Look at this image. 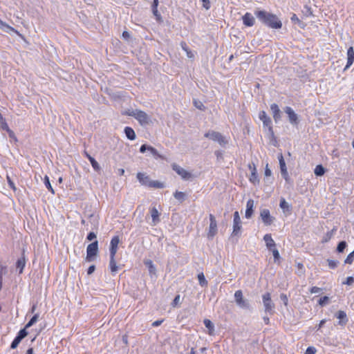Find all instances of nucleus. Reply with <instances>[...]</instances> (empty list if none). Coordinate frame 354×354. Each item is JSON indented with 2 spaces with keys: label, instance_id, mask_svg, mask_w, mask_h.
Returning <instances> with one entry per match:
<instances>
[{
  "label": "nucleus",
  "instance_id": "bf43d9fd",
  "mask_svg": "<svg viewBox=\"0 0 354 354\" xmlns=\"http://www.w3.org/2000/svg\"><path fill=\"white\" fill-rule=\"evenodd\" d=\"M149 145H147L146 144H143L140 147V152L142 153H145L147 151H148Z\"/></svg>",
  "mask_w": 354,
  "mask_h": 354
},
{
  "label": "nucleus",
  "instance_id": "423d86ee",
  "mask_svg": "<svg viewBox=\"0 0 354 354\" xmlns=\"http://www.w3.org/2000/svg\"><path fill=\"white\" fill-rule=\"evenodd\" d=\"M263 304L264 306V310L266 313L273 315L274 313V304L271 299L270 292H266L262 295Z\"/></svg>",
  "mask_w": 354,
  "mask_h": 354
},
{
  "label": "nucleus",
  "instance_id": "473e14b6",
  "mask_svg": "<svg viewBox=\"0 0 354 354\" xmlns=\"http://www.w3.org/2000/svg\"><path fill=\"white\" fill-rule=\"evenodd\" d=\"M205 326L209 330V334L212 335L213 331L214 330V324L207 319H205L203 321Z\"/></svg>",
  "mask_w": 354,
  "mask_h": 354
},
{
  "label": "nucleus",
  "instance_id": "f257e3e1",
  "mask_svg": "<svg viewBox=\"0 0 354 354\" xmlns=\"http://www.w3.org/2000/svg\"><path fill=\"white\" fill-rule=\"evenodd\" d=\"M254 15L259 21L270 28L280 29L282 27V22L274 14L266 10H256Z\"/></svg>",
  "mask_w": 354,
  "mask_h": 354
},
{
  "label": "nucleus",
  "instance_id": "4d7b16f0",
  "mask_svg": "<svg viewBox=\"0 0 354 354\" xmlns=\"http://www.w3.org/2000/svg\"><path fill=\"white\" fill-rule=\"evenodd\" d=\"M322 291V289L321 288H318L317 286H313L310 288V292L312 294L314 293H319Z\"/></svg>",
  "mask_w": 354,
  "mask_h": 354
},
{
  "label": "nucleus",
  "instance_id": "a878e982",
  "mask_svg": "<svg viewBox=\"0 0 354 354\" xmlns=\"http://www.w3.org/2000/svg\"><path fill=\"white\" fill-rule=\"evenodd\" d=\"M85 156L90 161L93 169L96 171H98L100 169V165L98 164V162L95 160V159L86 151H85Z\"/></svg>",
  "mask_w": 354,
  "mask_h": 354
},
{
  "label": "nucleus",
  "instance_id": "49530a36",
  "mask_svg": "<svg viewBox=\"0 0 354 354\" xmlns=\"http://www.w3.org/2000/svg\"><path fill=\"white\" fill-rule=\"evenodd\" d=\"M270 250L272 252L273 257L274 258V261H276L277 260H278L280 258L279 252L275 247L272 248V250Z\"/></svg>",
  "mask_w": 354,
  "mask_h": 354
},
{
  "label": "nucleus",
  "instance_id": "dca6fc26",
  "mask_svg": "<svg viewBox=\"0 0 354 354\" xmlns=\"http://www.w3.org/2000/svg\"><path fill=\"white\" fill-rule=\"evenodd\" d=\"M270 110L274 122L277 123L281 118V111L279 109V106L277 104L273 103L270 105Z\"/></svg>",
  "mask_w": 354,
  "mask_h": 354
},
{
  "label": "nucleus",
  "instance_id": "6ab92c4d",
  "mask_svg": "<svg viewBox=\"0 0 354 354\" xmlns=\"http://www.w3.org/2000/svg\"><path fill=\"white\" fill-rule=\"evenodd\" d=\"M120 243L119 236H113L110 243V248L109 252L110 254H115L118 250V245Z\"/></svg>",
  "mask_w": 354,
  "mask_h": 354
},
{
  "label": "nucleus",
  "instance_id": "9d476101",
  "mask_svg": "<svg viewBox=\"0 0 354 354\" xmlns=\"http://www.w3.org/2000/svg\"><path fill=\"white\" fill-rule=\"evenodd\" d=\"M28 333L26 328L21 329L10 344V348L15 349L20 344L21 340L28 335Z\"/></svg>",
  "mask_w": 354,
  "mask_h": 354
},
{
  "label": "nucleus",
  "instance_id": "f8f14e48",
  "mask_svg": "<svg viewBox=\"0 0 354 354\" xmlns=\"http://www.w3.org/2000/svg\"><path fill=\"white\" fill-rule=\"evenodd\" d=\"M209 232L207 234V237L209 239H212L214 236L217 233V223L214 216L212 214L209 215Z\"/></svg>",
  "mask_w": 354,
  "mask_h": 354
},
{
  "label": "nucleus",
  "instance_id": "2f4dec72",
  "mask_svg": "<svg viewBox=\"0 0 354 354\" xmlns=\"http://www.w3.org/2000/svg\"><path fill=\"white\" fill-rule=\"evenodd\" d=\"M279 207L283 209V212L290 211V205L283 198H281L280 200Z\"/></svg>",
  "mask_w": 354,
  "mask_h": 354
},
{
  "label": "nucleus",
  "instance_id": "c03bdc74",
  "mask_svg": "<svg viewBox=\"0 0 354 354\" xmlns=\"http://www.w3.org/2000/svg\"><path fill=\"white\" fill-rule=\"evenodd\" d=\"M194 106L199 110L203 111L205 109V106L201 101H197V100H194Z\"/></svg>",
  "mask_w": 354,
  "mask_h": 354
},
{
  "label": "nucleus",
  "instance_id": "79ce46f5",
  "mask_svg": "<svg viewBox=\"0 0 354 354\" xmlns=\"http://www.w3.org/2000/svg\"><path fill=\"white\" fill-rule=\"evenodd\" d=\"M328 301H329V297L328 296H324L319 299L318 304L320 306H324L328 304Z\"/></svg>",
  "mask_w": 354,
  "mask_h": 354
},
{
  "label": "nucleus",
  "instance_id": "09e8293b",
  "mask_svg": "<svg viewBox=\"0 0 354 354\" xmlns=\"http://www.w3.org/2000/svg\"><path fill=\"white\" fill-rule=\"evenodd\" d=\"M280 299H281V301L283 303V304L286 306H288V297H287V295L286 294L281 293L280 295Z\"/></svg>",
  "mask_w": 354,
  "mask_h": 354
},
{
  "label": "nucleus",
  "instance_id": "0e129e2a",
  "mask_svg": "<svg viewBox=\"0 0 354 354\" xmlns=\"http://www.w3.org/2000/svg\"><path fill=\"white\" fill-rule=\"evenodd\" d=\"M152 12L154 15V16L156 17L157 19H159L161 17L160 14L158 10V8L152 9Z\"/></svg>",
  "mask_w": 354,
  "mask_h": 354
},
{
  "label": "nucleus",
  "instance_id": "a18cd8bd",
  "mask_svg": "<svg viewBox=\"0 0 354 354\" xmlns=\"http://www.w3.org/2000/svg\"><path fill=\"white\" fill-rule=\"evenodd\" d=\"M148 151L150 152V153L154 156V157H160V155L158 153V151H157L156 149H155L154 147H151V146H149V149H148Z\"/></svg>",
  "mask_w": 354,
  "mask_h": 354
},
{
  "label": "nucleus",
  "instance_id": "864d4df0",
  "mask_svg": "<svg viewBox=\"0 0 354 354\" xmlns=\"http://www.w3.org/2000/svg\"><path fill=\"white\" fill-rule=\"evenodd\" d=\"M96 239V234L93 232H91L87 234L86 239L91 241Z\"/></svg>",
  "mask_w": 354,
  "mask_h": 354
},
{
  "label": "nucleus",
  "instance_id": "5fc2aeb1",
  "mask_svg": "<svg viewBox=\"0 0 354 354\" xmlns=\"http://www.w3.org/2000/svg\"><path fill=\"white\" fill-rule=\"evenodd\" d=\"M180 295H177L174 297V300H173V301H172V303H171L172 306H173V307L176 306L179 304V302H180Z\"/></svg>",
  "mask_w": 354,
  "mask_h": 354
},
{
  "label": "nucleus",
  "instance_id": "0eeeda50",
  "mask_svg": "<svg viewBox=\"0 0 354 354\" xmlns=\"http://www.w3.org/2000/svg\"><path fill=\"white\" fill-rule=\"evenodd\" d=\"M234 299L236 305L243 309H250V304L248 299H245L243 297V292L241 290H238L234 293Z\"/></svg>",
  "mask_w": 354,
  "mask_h": 354
},
{
  "label": "nucleus",
  "instance_id": "338daca9",
  "mask_svg": "<svg viewBox=\"0 0 354 354\" xmlns=\"http://www.w3.org/2000/svg\"><path fill=\"white\" fill-rule=\"evenodd\" d=\"M158 3H159L158 0H153V3H152V5H151V8H152V9H156V8H158Z\"/></svg>",
  "mask_w": 354,
  "mask_h": 354
},
{
  "label": "nucleus",
  "instance_id": "7c9ffc66",
  "mask_svg": "<svg viewBox=\"0 0 354 354\" xmlns=\"http://www.w3.org/2000/svg\"><path fill=\"white\" fill-rule=\"evenodd\" d=\"M326 172L325 168L322 165H318L315 167L314 174L317 176H322Z\"/></svg>",
  "mask_w": 354,
  "mask_h": 354
},
{
  "label": "nucleus",
  "instance_id": "a19ab883",
  "mask_svg": "<svg viewBox=\"0 0 354 354\" xmlns=\"http://www.w3.org/2000/svg\"><path fill=\"white\" fill-rule=\"evenodd\" d=\"M354 260V250L351 252L344 261V263L346 264H351Z\"/></svg>",
  "mask_w": 354,
  "mask_h": 354
},
{
  "label": "nucleus",
  "instance_id": "58836bf2",
  "mask_svg": "<svg viewBox=\"0 0 354 354\" xmlns=\"http://www.w3.org/2000/svg\"><path fill=\"white\" fill-rule=\"evenodd\" d=\"M347 246V243L345 241H340L337 246V251L339 253H342Z\"/></svg>",
  "mask_w": 354,
  "mask_h": 354
},
{
  "label": "nucleus",
  "instance_id": "e433bc0d",
  "mask_svg": "<svg viewBox=\"0 0 354 354\" xmlns=\"http://www.w3.org/2000/svg\"><path fill=\"white\" fill-rule=\"evenodd\" d=\"M0 128L4 131L9 130V127L6 121V119L3 117V115H1V113H0Z\"/></svg>",
  "mask_w": 354,
  "mask_h": 354
},
{
  "label": "nucleus",
  "instance_id": "b1692460",
  "mask_svg": "<svg viewBox=\"0 0 354 354\" xmlns=\"http://www.w3.org/2000/svg\"><path fill=\"white\" fill-rule=\"evenodd\" d=\"M115 254H110L109 268L113 274L117 272L118 267L115 261Z\"/></svg>",
  "mask_w": 354,
  "mask_h": 354
},
{
  "label": "nucleus",
  "instance_id": "1a4fd4ad",
  "mask_svg": "<svg viewBox=\"0 0 354 354\" xmlns=\"http://www.w3.org/2000/svg\"><path fill=\"white\" fill-rule=\"evenodd\" d=\"M241 227V220L239 212L236 211L234 213L233 231L232 236H238L240 234Z\"/></svg>",
  "mask_w": 354,
  "mask_h": 354
},
{
  "label": "nucleus",
  "instance_id": "680f3d73",
  "mask_svg": "<svg viewBox=\"0 0 354 354\" xmlns=\"http://www.w3.org/2000/svg\"><path fill=\"white\" fill-rule=\"evenodd\" d=\"M95 270V265H91L88 267V270H87V274L88 275H91L92 274Z\"/></svg>",
  "mask_w": 354,
  "mask_h": 354
},
{
  "label": "nucleus",
  "instance_id": "052dcab7",
  "mask_svg": "<svg viewBox=\"0 0 354 354\" xmlns=\"http://www.w3.org/2000/svg\"><path fill=\"white\" fill-rule=\"evenodd\" d=\"M214 154L216 156L217 160L223 158V153L222 151H220V150L215 151Z\"/></svg>",
  "mask_w": 354,
  "mask_h": 354
},
{
  "label": "nucleus",
  "instance_id": "aec40b11",
  "mask_svg": "<svg viewBox=\"0 0 354 354\" xmlns=\"http://www.w3.org/2000/svg\"><path fill=\"white\" fill-rule=\"evenodd\" d=\"M243 23L245 26L251 27L254 24L255 19L252 15L250 12H246L242 17Z\"/></svg>",
  "mask_w": 354,
  "mask_h": 354
},
{
  "label": "nucleus",
  "instance_id": "ea45409f",
  "mask_svg": "<svg viewBox=\"0 0 354 354\" xmlns=\"http://www.w3.org/2000/svg\"><path fill=\"white\" fill-rule=\"evenodd\" d=\"M151 188H158L161 189L165 187V185L163 183L157 181V180H152L151 184L150 185Z\"/></svg>",
  "mask_w": 354,
  "mask_h": 354
},
{
  "label": "nucleus",
  "instance_id": "e2e57ef3",
  "mask_svg": "<svg viewBox=\"0 0 354 354\" xmlns=\"http://www.w3.org/2000/svg\"><path fill=\"white\" fill-rule=\"evenodd\" d=\"M163 319H158L152 323V326L157 327L161 325V324L163 322Z\"/></svg>",
  "mask_w": 354,
  "mask_h": 354
},
{
  "label": "nucleus",
  "instance_id": "2eb2a0df",
  "mask_svg": "<svg viewBox=\"0 0 354 354\" xmlns=\"http://www.w3.org/2000/svg\"><path fill=\"white\" fill-rule=\"evenodd\" d=\"M137 178L142 185L150 187L152 180L149 176H147L144 173L138 172L137 174Z\"/></svg>",
  "mask_w": 354,
  "mask_h": 354
},
{
  "label": "nucleus",
  "instance_id": "6e6d98bb",
  "mask_svg": "<svg viewBox=\"0 0 354 354\" xmlns=\"http://www.w3.org/2000/svg\"><path fill=\"white\" fill-rule=\"evenodd\" d=\"M316 353V348L313 346H309L306 350V352L304 354H315Z\"/></svg>",
  "mask_w": 354,
  "mask_h": 354
},
{
  "label": "nucleus",
  "instance_id": "37998d69",
  "mask_svg": "<svg viewBox=\"0 0 354 354\" xmlns=\"http://www.w3.org/2000/svg\"><path fill=\"white\" fill-rule=\"evenodd\" d=\"M327 261L328 263L329 268L331 269L335 268L339 264V261L336 260L328 259Z\"/></svg>",
  "mask_w": 354,
  "mask_h": 354
},
{
  "label": "nucleus",
  "instance_id": "4be33fe9",
  "mask_svg": "<svg viewBox=\"0 0 354 354\" xmlns=\"http://www.w3.org/2000/svg\"><path fill=\"white\" fill-rule=\"evenodd\" d=\"M263 240L266 242V247L268 248V250H272V248H274L276 246V244L274 240L272 239L270 234H266L263 236Z\"/></svg>",
  "mask_w": 354,
  "mask_h": 354
},
{
  "label": "nucleus",
  "instance_id": "6e6552de",
  "mask_svg": "<svg viewBox=\"0 0 354 354\" xmlns=\"http://www.w3.org/2000/svg\"><path fill=\"white\" fill-rule=\"evenodd\" d=\"M284 112L288 115L289 122L294 127H297L300 120L299 115L290 106L284 108Z\"/></svg>",
  "mask_w": 354,
  "mask_h": 354
},
{
  "label": "nucleus",
  "instance_id": "72a5a7b5",
  "mask_svg": "<svg viewBox=\"0 0 354 354\" xmlns=\"http://www.w3.org/2000/svg\"><path fill=\"white\" fill-rule=\"evenodd\" d=\"M39 319V314H35L31 319L28 321V322L26 324L25 327L24 328H26V330L30 327H31L32 325H34Z\"/></svg>",
  "mask_w": 354,
  "mask_h": 354
},
{
  "label": "nucleus",
  "instance_id": "393cba45",
  "mask_svg": "<svg viewBox=\"0 0 354 354\" xmlns=\"http://www.w3.org/2000/svg\"><path fill=\"white\" fill-rule=\"evenodd\" d=\"M124 132L129 140H134L136 139V133L131 127H126L124 129Z\"/></svg>",
  "mask_w": 354,
  "mask_h": 354
},
{
  "label": "nucleus",
  "instance_id": "3c124183",
  "mask_svg": "<svg viewBox=\"0 0 354 354\" xmlns=\"http://www.w3.org/2000/svg\"><path fill=\"white\" fill-rule=\"evenodd\" d=\"M354 283V277L352 276L348 277L346 279V281L343 282L344 284H346L348 286H351Z\"/></svg>",
  "mask_w": 354,
  "mask_h": 354
},
{
  "label": "nucleus",
  "instance_id": "de8ad7c7",
  "mask_svg": "<svg viewBox=\"0 0 354 354\" xmlns=\"http://www.w3.org/2000/svg\"><path fill=\"white\" fill-rule=\"evenodd\" d=\"M333 236V232H328L325 236L323 237V239L322 241V243H326L328 242Z\"/></svg>",
  "mask_w": 354,
  "mask_h": 354
},
{
  "label": "nucleus",
  "instance_id": "c85d7f7f",
  "mask_svg": "<svg viewBox=\"0 0 354 354\" xmlns=\"http://www.w3.org/2000/svg\"><path fill=\"white\" fill-rule=\"evenodd\" d=\"M278 159H279V162L281 173H283L284 174H286V171H287V167L286 165L284 158L281 153L278 156Z\"/></svg>",
  "mask_w": 354,
  "mask_h": 354
},
{
  "label": "nucleus",
  "instance_id": "f03ea898",
  "mask_svg": "<svg viewBox=\"0 0 354 354\" xmlns=\"http://www.w3.org/2000/svg\"><path fill=\"white\" fill-rule=\"evenodd\" d=\"M126 113L136 119L142 126L148 125L151 122L150 116L143 111L132 109L129 110Z\"/></svg>",
  "mask_w": 354,
  "mask_h": 354
},
{
  "label": "nucleus",
  "instance_id": "7ed1b4c3",
  "mask_svg": "<svg viewBox=\"0 0 354 354\" xmlns=\"http://www.w3.org/2000/svg\"><path fill=\"white\" fill-rule=\"evenodd\" d=\"M259 118L263 122V128H267L268 135L270 138L275 140L274 133L272 128V122L271 118L267 115L266 111H261L259 112Z\"/></svg>",
  "mask_w": 354,
  "mask_h": 354
},
{
  "label": "nucleus",
  "instance_id": "c756f323",
  "mask_svg": "<svg viewBox=\"0 0 354 354\" xmlns=\"http://www.w3.org/2000/svg\"><path fill=\"white\" fill-rule=\"evenodd\" d=\"M174 197L181 203L186 199V194L183 192L176 191L174 194Z\"/></svg>",
  "mask_w": 354,
  "mask_h": 354
},
{
  "label": "nucleus",
  "instance_id": "603ef678",
  "mask_svg": "<svg viewBox=\"0 0 354 354\" xmlns=\"http://www.w3.org/2000/svg\"><path fill=\"white\" fill-rule=\"evenodd\" d=\"M203 2V7L206 9L209 10L211 7L210 0H201Z\"/></svg>",
  "mask_w": 354,
  "mask_h": 354
},
{
  "label": "nucleus",
  "instance_id": "f704fd0d",
  "mask_svg": "<svg viewBox=\"0 0 354 354\" xmlns=\"http://www.w3.org/2000/svg\"><path fill=\"white\" fill-rule=\"evenodd\" d=\"M271 175H272V171L269 169L268 165H266V167L265 168V177L266 178L264 179L266 183H272V180L270 179Z\"/></svg>",
  "mask_w": 354,
  "mask_h": 354
},
{
  "label": "nucleus",
  "instance_id": "4468645a",
  "mask_svg": "<svg viewBox=\"0 0 354 354\" xmlns=\"http://www.w3.org/2000/svg\"><path fill=\"white\" fill-rule=\"evenodd\" d=\"M249 169L251 170V175L249 178V180L254 185L259 183V178L257 174V170L254 163L249 164Z\"/></svg>",
  "mask_w": 354,
  "mask_h": 354
},
{
  "label": "nucleus",
  "instance_id": "69168bd1",
  "mask_svg": "<svg viewBox=\"0 0 354 354\" xmlns=\"http://www.w3.org/2000/svg\"><path fill=\"white\" fill-rule=\"evenodd\" d=\"M122 37H123L124 39H126V40L129 39V37H130V34H129V32H127V31H124V32H122Z\"/></svg>",
  "mask_w": 354,
  "mask_h": 354
},
{
  "label": "nucleus",
  "instance_id": "cd10ccee",
  "mask_svg": "<svg viewBox=\"0 0 354 354\" xmlns=\"http://www.w3.org/2000/svg\"><path fill=\"white\" fill-rule=\"evenodd\" d=\"M151 216L152 218V221L154 225H156L160 221L159 212L158 209L154 207L151 209Z\"/></svg>",
  "mask_w": 354,
  "mask_h": 354
},
{
  "label": "nucleus",
  "instance_id": "bb28decb",
  "mask_svg": "<svg viewBox=\"0 0 354 354\" xmlns=\"http://www.w3.org/2000/svg\"><path fill=\"white\" fill-rule=\"evenodd\" d=\"M26 266V259L23 255L21 258L18 259L16 262V267L19 269V274H21L23 272L24 268Z\"/></svg>",
  "mask_w": 354,
  "mask_h": 354
},
{
  "label": "nucleus",
  "instance_id": "20e7f679",
  "mask_svg": "<svg viewBox=\"0 0 354 354\" xmlns=\"http://www.w3.org/2000/svg\"><path fill=\"white\" fill-rule=\"evenodd\" d=\"M204 136L214 142H217L223 147H225L229 143V140L218 131H209L205 133Z\"/></svg>",
  "mask_w": 354,
  "mask_h": 354
},
{
  "label": "nucleus",
  "instance_id": "39448f33",
  "mask_svg": "<svg viewBox=\"0 0 354 354\" xmlns=\"http://www.w3.org/2000/svg\"><path fill=\"white\" fill-rule=\"evenodd\" d=\"M98 241L95 240L91 243L88 244L86 248V257L85 258L86 262H92L95 261L98 254Z\"/></svg>",
  "mask_w": 354,
  "mask_h": 354
},
{
  "label": "nucleus",
  "instance_id": "4c0bfd02",
  "mask_svg": "<svg viewBox=\"0 0 354 354\" xmlns=\"http://www.w3.org/2000/svg\"><path fill=\"white\" fill-rule=\"evenodd\" d=\"M198 279L199 284L202 286H206L207 285V281L206 280L204 274L203 272L198 274Z\"/></svg>",
  "mask_w": 354,
  "mask_h": 354
},
{
  "label": "nucleus",
  "instance_id": "a211bd4d",
  "mask_svg": "<svg viewBox=\"0 0 354 354\" xmlns=\"http://www.w3.org/2000/svg\"><path fill=\"white\" fill-rule=\"evenodd\" d=\"M354 62V48L351 46L347 50V63L344 68V71L348 69Z\"/></svg>",
  "mask_w": 354,
  "mask_h": 354
},
{
  "label": "nucleus",
  "instance_id": "13d9d810",
  "mask_svg": "<svg viewBox=\"0 0 354 354\" xmlns=\"http://www.w3.org/2000/svg\"><path fill=\"white\" fill-rule=\"evenodd\" d=\"M290 19H291L292 22H293L295 24H300L301 23V21L299 20V19L295 14H292V17H290Z\"/></svg>",
  "mask_w": 354,
  "mask_h": 354
},
{
  "label": "nucleus",
  "instance_id": "9b49d317",
  "mask_svg": "<svg viewBox=\"0 0 354 354\" xmlns=\"http://www.w3.org/2000/svg\"><path fill=\"white\" fill-rule=\"evenodd\" d=\"M260 217L265 225H270L275 219L274 217L270 215V210L268 209L261 210Z\"/></svg>",
  "mask_w": 354,
  "mask_h": 354
},
{
  "label": "nucleus",
  "instance_id": "ddd939ff",
  "mask_svg": "<svg viewBox=\"0 0 354 354\" xmlns=\"http://www.w3.org/2000/svg\"><path fill=\"white\" fill-rule=\"evenodd\" d=\"M172 169L175 171L183 180H189L192 177V174L185 169L182 168L176 164L172 165Z\"/></svg>",
  "mask_w": 354,
  "mask_h": 354
},
{
  "label": "nucleus",
  "instance_id": "774afa93",
  "mask_svg": "<svg viewBox=\"0 0 354 354\" xmlns=\"http://www.w3.org/2000/svg\"><path fill=\"white\" fill-rule=\"evenodd\" d=\"M281 174L282 177L285 179V180L286 182H288L290 180V178H289L288 171H286V174H284L283 173H281Z\"/></svg>",
  "mask_w": 354,
  "mask_h": 354
},
{
  "label": "nucleus",
  "instance_id": "f3484780",
  "mask_svg": "<svg viewBox=\"0 0 354 354\" xmlns=\"http://www.w3.org/2000/svg\"><path fill=\"white\" fill-rule=\"evenodd\" d=\"M335 316L339 319L338 325L341 326H344L348 322L346 313L344 310H338Z\"/></svg>",
  "mask_w": 354,
  "mask_h": 354
},
{
  "label": "nucleus",
  "instance_id": "c9c22d12",
  "mask_svg": "<svg viewBox=\"0 0 354 354\" xmlns=\"http://www.w3.org/2000/svg\"><path fill=\"white\" fill-rule=\"evenodd\" d=\"M44 183L49 192H50L52 194L55 193L54 189L50 184V179L47 176H45L44 177Z\"/></svg>",
  "mask_w": 354,
  "mask_h": 354
},
{
  "label": "nucleus",
  "instance_id": "8fccbe9b",
  "mask_svg": "<svg viewBox=\"0 0 354 354\" xmlns=\"http://www.w3.org/2000/svg\"><path fill=\"white\" fill-rule=\"evenodd\" d=\"M7 181H8V186L12 189H13L14 191L16 190V187H15V185L14 183V182L11 180L10 177L7 176Z\"/></svg>",
  "mask_w": 354,
  "mask_h": 354
},
{
  "label": "nucleus",
  "instance_id": "5701e85b",
  "mask_svg": "<svg viewBox=\"0 0 354 354\" xmlns=\"http://www.w3.org/2000/svg\"><path fill=\"white\" fill-rule=\"evenodd\" d=\"M144 264L148 268L149 272L151 275L156 274V268L151 260H150V259L144 260Z\"/></svg>",
  "mask_w": 354,
  "mask_h": 354
},
{
  "label": "nucleus",
  "instance_id": "412c9836",
  "mask_svg": "<svg viewBox=\"0 0 354 354\" xmlns=\"http://www.w3.org/2000/svg\"><path fill=\"white\" fill-rule=\"evenodd\" d=\"M254 201L252 199H249L246 203V210H245V218H250L253 214L254 212Z\"/></svg>",
  "mask_w": 354,
  "mask_h": 354
}]
</instances>
